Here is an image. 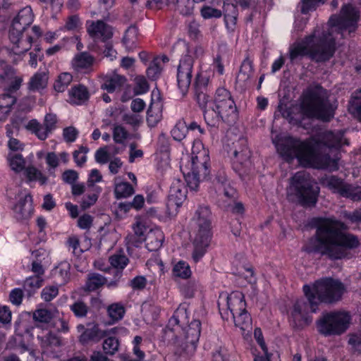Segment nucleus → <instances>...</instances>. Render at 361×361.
<instances>
[{
    "mask_svg": "<svg viewBox=\"0 0 361 361\" xmlns=\"http://www.w3.org/2000/svg\"><path fill=\"white\" fill-rule=\"evenodd\" d=\"M360 11L351 4H343L338 14L332 15L326 26L316 27L314 32L301 42H295L289 49L291 62L309 56L316 62L329 61L336 51L335 34L345 38L358 27Z\"/></svg>",
    "mask_w": 361,
    "mask_h": 361,
    "instance_id": "f257e3e1",
    "label": "nucleus"
},
{
    "mask_svg": "<svg viewBox=\"0 0 361 361\" xmlns=\"http://www.w3.org/2000/svg\"><path fill=\"white\" fill-rule=\"evenodd\" d=\"M311 224L316 231L304 246L307 253L338 259L345 257V248L353 249L360 245L355 235L343 232L347 229V226L335 218L315 217Z\"/></svg>",
    "mask_w": 361,
    "mask_h": 361,
    "instance_id": "f03ea898",
    "label": "nucleus"
},
{
    "mask_svg": "<svg viewBox=\"0 0 361 361\" xmlns=\"http://www.w3.org/2000/svg\"><path fill=\"white\" fill-rule=\"evenodd\" d=\"M345 286L338 280L331 278L315 281L313 286L305 285L303 292L306 298L298 299L293 305L290 323L294 328L302 329L312 322L310 312H316L321 302L333 303L341 300Z\"/></svg>",
    "mask_w": 361,
    "mask_h": 361,
    "instance_id": "7ed1b4c3",
    "label": "nucleus"
},
{
    "mask_svg": "<svg viewBox=\"0 0 361 361\" xmlns=\"http://www.w3.org/2000/svg\"><path fill=\"white\" fill-rule=\"evenodd\" d=\"M277 152L287 161L297 158L300 163L311 165L317 163V167L330 171L338 169V158L329 154L320 157L316 154L314 147L308 142L293 137H286L276 144Z\"/></svg>",
    "mask_w": 361,
    "mask_h": 361,
    "instance_id": "20e7f679",
    "label": "nucleus"
},
{
    "mask_svg": "<svg viewBox=\"0 0 361 361\" xmlns=\"http://www.w3.org/2000/svg\"><path fill=\"white\" fill-rule=\"evenodd\" d=\"M188 322L187 312L185 308L178 307L169 320L165 329L166 335L173 334L174 343L186 348L189 344L195 346L199 341L201 331V322L193 319L188 326H183Z\"/></svg>",
    "mask_w": 361,
    "mask_h": 361,
    "instance_id": "39448f33",
    "label": "nucleus"
},
{
    "mask_svg": "<svg viewBox=\"0 0 361 361\" xmlns=\"http://www.w3.org/2000/svg\"><path fill=\"white\" fill-rule=\"evenodd\" d=\"M300 109L307 118L329 121L334 114V109L328 99L327 92L317 85L310 87L302 94Z\"/></svg>",
    "mask_w": 361,
    "mask_h": 361,
    "instance_id": "423d86ee",
    "label": "nucleus"
},
{
    "mask_svg": "<svg viewBox=\"0 0 361 361\" xmlns=\"http://www.w3.org/2000/svg\"><path fill=\"white\" fill-rule=\"evenodd\" d=\"M197 233L193 241L192 257L197 262L205 254L212 238V212L207 206H200L195 214Z\"/></svg>",
    "mask_w": 361,
    "mask_h": 361,
    "instance_id": "0eeeda50",
    "label": "nucleus"
},
{
    "mask_svg": "<svg viewBox=\"0 0 361 361\" xmlns=\"http://www.w3.org/2000/svg\"><path fill=\"white\" fill-rule=\"evenodd\" d=\"M33 14L30 7L21 9L13 20L9 31V39L13 43L12 51L17 55L27 52L31 47L32 38L27 35L23 38V32L33 21Z\"/></svg>",
    "mask_w": 361,
    "mask_h": 361,
    "instance_id": "6e6552de",
    "label": "nucleus"
},
{
    "mask_svg": "<svg viewBox=\"0 0 361 361\" xmlns=\"http://www.w3.org/2000/svg\"><path fill=\"white\" fill-rule=\"evenodd\" d=\"M289 190L302 206H314L317 202L319 188L313 183L310 174L304 171L297 172L291 178Z\"/></svg>",
    "mask_w": 361,
    "mask_h": 361,
    "instance_id": "1a4fd4ad",
    "label": "nucleus"
},
{
    "mask_svg": "<svg viewBox=\"0 0 361 361\" xmlns=\"http://www.w3.org/2000/svg\"><path fill=\"white\" fill-rule=\"evenodd\" d=\"M350 316L343 312L324 313L317 322L319 332L325 336L340 335L349 326Z\"/></svg>",
    "mask_w": 361,
    "mask_h": 361,
    "instance_id": "9d476101",
    "label": "nucleus"
},
{
    "mask_svg": "<svg viewBox=\"0 0 361 361\" xmlns=\"http://www.w3.org/2000/svg\"><path fill=\"white\" fill-rule=\"evenodd\" d=\"M238 118V111L233 99L223 102H218L212 109L204 111V119L208 125L215 126L221 120L233 123Z\"/></svg>",
    "mask_w": 361,
    "mask_h": 361,
    "instance_id": "9b49d317",
    "label": "nucleus"
},
{
    "mask_svg": "<svg viewBox=\"0 0 361 361\" xmlns=\"http://www.w3.org/2000/svg\"><path fill=\"white\" fill-rule=\"evenodd\" d=\"M324 183L334 193L353 201L361 200V187L345 182L336 176H331L324 179Z\"/></svg>",
    "mask_w": 361,
    "mask_h": 361,
    "instance_id": "f8f14e48",
    "label": "nucleus"
},
{
    "mask_svg": "<svg viewBox=\"0 0 361 361\" xmlns=\"http://www.w3.org/2000/svg\"><path fill=\"white\" fill-rule=\"evenodd\" d=\"M233 145V149H231L233 167L235 171H240L250 164L251 151L245 137L239 138Z\"/></svg>",
    "mask_w": 361,
    "mask_h": 361,
    "instance_id": "ddd939ff",
    "label": "nucleus"
},
{
    "mask_svg": "<svg viewBox=\"0 0 361 361\" xmlns=\"http://www.w3.org/2000/svg\"><path fill=\"white\" fill-rule=\"evenodd\" d=\"M193 59L188 54H185L180 60L177 71L178 88L183 95L188 92L192 78Z\"/></svg>",
    "mask_w": 361,
    "mask_h": 361,
    "instance_id": "4468645a",
    "label": "nucleus"
},
{
    "mask_svg": "<svg viewBox=\"0 0 361 361\" xmlns=\"http://www.w3.org/2000/svg\"><path fill=\"white\" fill-rule=\"evenodd\" d=\"M186 190L183 184L179 181L173 183L170 188L169 195L166 202V209L169 215H173L182 205L186 197Z\"/></svg>",
    "mask_w": 361,
    "mask_h": 361,
    "instance_id": "2eb2a0df",
    "label": "nucleus"
},
{
    "mask_svg": "<svg viewBox=\"0 0 361 361\" xmlns=\"http://www.w3.org/2000/svg\"><path fill=\"white\" fill-rule=\"evenodd\" d=\"M87 30L92 37L101 38L103 41L110 39L113 35L111 27L100 20L91 21Z\"/></svg>",
    "mask_w": 361,
    "mask_h": 361,
    "instance_id": "dca6fc26",
    "label": "nucleus"
},
{
    "mask_svg": "<svg viewBox=\"0 0 361 361\" xmlns=\"http://www.w3.org/2000/svg\"><path fill=\"white\" fill-rule=\"evenodd\" d=\"M15 216L18 220L30 218L33 213L32 198L30 194L20 198L13 208Z\"/></svg>",
    "mask_w": 361,
    "mask_h": 361,
    "instance_id": "f3484780",
    "label": "nucleus"
},
{
    "mask_svg": "<svg viewBox=\"0 0 361 361\" xmlns=\"http://www.w3.org/2000/svg\"><path fill=\"white\" fill-rule=\"evenodd\" d=\"M321 142L329 149H338L343 145H348V141L343 138V132L326 131L321 135Z\"/></svg>",
    "mask_w": 361,
    "mask_h": 361,
    "instance_id": "a211bd4d",
    "label": "nucleus"
},
{
    "mask_svg": "<svg viewBox=\"0 0 361 361\" xmlns=\"http://www.w3.org/2000/svg\"><path fill=\"white\" fill-rule=\"evenodd\" d=\"M90 98V92L87 87L79 84L73 86L68 91V102L71 104H85Z\"/></svg>",
    "mask_w": 361,
    "mask_h": 361,
    "instance_id": "6ab92c4d",
    "label": "nucleus"
},
{
    "mask_svg": "<svg viewBox=\"0 0 361 361\" xmlns=\"http://www.w3.org/2000/svg\"><path fill=\"white\" fill-rule=\"evenodd\" d=\"M227 307L231 315L243 312L246 310V302L242 293H233L227 298Z\"/></svg>",
    "mask_w": 361,
    "mask_h": 361,
    "instance_id": "aec40b11",
    "label": "nucleus"
},
{
    "mask_svg": "<svg viewBox=\"0 0 361 361\" xmlns=\"http://www.w3.org/2000/svg\"><path fill=\"white\" fill-rule=\"evenodd\" d=\"M253 73L254 70L252 61L248 58L245 59L236 77V82L242 87H246L250 83Z\"/></svg>",
    "mask_w": 361,
    "mask_h": 361,
    "instance_id": "412c9836",
    "label": "nucleus"
},
{
    "mask_svg": "<svg viewBox=\"0 0 361 361\" xmlns=\"http://www.w3.org/2000/svg\"><path fill=\"white\" fill-rule=\"evenodd\" d=\"M126 78L116 73L106 75L102 85V89L111 93L121 89L126 83Z\"/></svg>",
    "mask_w": 361,
    "mask_h": 361,
    "instance_id": "4be33fe9",
    "label": "nucleus"
},
{
    "mask_svg": "<svg viewBox=\"0 0 361 361\" xmlns=\"http://www.w3.org/2000/svg\"><path fill=\"white\" fill-rule=\"evenodd\" d=\"M107 336L106 331L102 330L98 325H94L92 328L86 329L80 336L79 341L82 344H87L90 341L98 342Z\"/></svg>",
    "mask_w": 361,
    "mask_h": 361,
    "instance_id": "5701e85b",
    "label": "nucleus"
},
{
    "mask_svg": "<svg viewBox=\"0 0 361 361\" xmlns=\"http://www.w3.org/2000/svg\"><path fill=\"white\" fill-rule=\"evenodd\" d=\"M94 58L89 53L80 52L75 56L72 61V66L76 71H82L90 68Z\"/></svg>",
    "mask_w": 361,
    "mask_h": 361,
    "instance_id": "b1692460",
    "label": "nucleus"
},
{
    "mask_svg": "<svg viewBox=\"0 0 361 361\" xmlns=\"http://www.w3.org/2000/svg\"><path fill=\"white\" fill-rule=\"evenodd\" d=\"M48 74L46 71L37 72L32 75L27 83L30 91L39 92L47 87L48 83Z\"/></svg>",
    "mask_w": 361,
    "mask_h": 361,
    "instance_id": "393cba45",
    "label": "nucleus"
},
{
    "mask_svg": "<svg viewBox=\"0 0 361 361\" xmlns=\"http://www.w3.org/2000/svg\"><path fill=\"white\" fill-rule=\"evenodd\" d=\"M164 240V233L161 230H151L146 236V247L151 252L157 251L161 247Z\"/></svg>",
    "mask_w": 361,
    "mask_h": 361,
    "instance_id": "a878e982",
    "label": "nucleus"
},
{
    "mask_svg": "<svg viewBox=\"0 0 361 361\" xmlns=\"http://www.w3.org/2000/svg\"><path fill=\"white\" fill-rule=\"evenodd\" d=\"M162 118V104L160 102H152L147 111V122L154 127Z\"/></svg>",
    "mask_w": 361,
    "mask_h": 361,
    "instance_id": "bb28decb",
    "label": "nucleus"
},
{
    "mask_svg": "<svg viewBox=\"0 0 361 361\" xmlns=\"http://www.w3.org/2000/svg\"><path fill=\"white\" fill-rule=\"evenodd\" d=\"M107 282L106 279L97 273H90L87 276L85 290L87 291H94Z\"/></svg>",
    "mask_w": 361,
    "mask_h": 361,
    "instance_id": "cd10ccee",
    "label": "nucleus"
},
{
    "mask_svg": "<svg viewBox=\"0 0 361 361\" xmlns=\"http://www.w3.org/2000/svg\"><path fill=\"white\" fill-rule=\"evenodd\" d=\"M24 175L27 178V181H38L42 185L47 184L48 180L47 176L33 166L26 167L24 171Z\"/></svg>",
    "mask_w": 361,
    "mask_h": 361,
    "instance_id": "c85d7f7f",
    "label": "nucleus"
},
{
    "mask_svg": "<svg viewBox=\"0 0 361 361\" xmlns=\"http://www.w3.org/2000/svg\"><path fill=\"white\" fill-rule=\"evenodd\" d=\"M348 111L361 121V89L352 94L349 101Z\"/></svg>",
    "mask_w": 361,
    "mask_h": 361,
    "instance_id": "c756f323",
    "label": "nucleus"
},
{
    "mask_svg": "<svg viewBox=\"0 0 361 361\" xmlns=\"http://www.w3.org/2000/svg\"><path fill=\"white\" fill-rule=\"evenodd\" d=\"M26 128L27 130L35 133L41 140H46L49 134L51 133L43 124L39 123L35 119L30 121Z\"/></svg>",
    "mask_w": 361,
    "mask_h": 361,
    "instance_id": "7c9ffc66",
    "label": "nucleus"
},
{
    "mask_svg": "<svg viewBox=\"0 0 361 361\" xmlns=\"http://www.w3.org/2000/svg\"><path fill=\"white\" fill-rule=\"evenodd\" d=\"M125 312V307L121 302H115L107 307V313L112 323L122 319Z\"/></svg>",
    "mask_w": 361,
    "mask_h": 361,
    "instance_id": "2f4dec72",
    "label": "nucleus"
},
{
    "mask_svg": "<svg viewBox=\"0 0 361 361\" xmlns=\"http://www.w3.org/2000/svg\"><path fill=\"white\" fill-rule=\"evenodd\" d=\"M43 283V277H39L36 276H30L25 280L23 288L29 295H31L37 289L42 286Z\"/></svg>",
    "mask_w": 361,
    "mask_h": 361,
    "instance_id": "473e14b6",
    "label": "nucleus"
},
{
    "mask_svg": "<svg viewBox=\"0 0 361 361\" xmlns=\"http://www.w3.org/2000/svg\"><path fill=\"white\" fill-rule=\"evenodd\" d=\"M134 192V188L128 182H121L115 185L114 195L116 199L128 197Z\"/></svg>",
    "mask_w": 361,
    "mask_h": 361,
    "instance_id": "72a5a7b5",
    "label": "nucleus"
},
{
    "mask_svg": "<svg viewBox=\"0 0 361 361\" xmlns=\"http://www.w3.org/2000/svg\"><path fill=\"white\" fill-rule=\"evenodd\" d=\"M109 262L114 268L122 270L128 264L129 259L123 251L120 250L112 255L109 257Z\"/></svg>",
    "mask_w": 361,
    "mask_h": 361,
    "instance_id": "f704fd0d",
    "label": "nucleus"
},
{
    "mask_svg": "<svg viewBox=\"0 0 361 361\" xmlns=\"http://www.w3.org/2000/svg\"><path fill=\"white\" fill-rule=\"evenodd\" d=\"M235 326L239 327L240 329L245 331L251 326V317L246 310L243 312L235 314L232 316Z\"/></svg>",
    "mask_w": 361,
    "mask_h": 361,
    "instance_id": "c9c22d12",
    "label": "nucleus"
},
{
    "mask_svg": "<svg viewBox=\"0 0 361 361\" xmlns=\"http://www.w3.org/2000/svg\"><path fill=\"white\" fill-rule=\"evenodd\" d=\"M163 67L159 57H155L147 68L146 73L149 79L156 80L159 78Z\"/></svg>",
    "mask_w": 361,
    "mask_h": 361,
    "instance_id": "e433bc0d",
    "label": "nucleus"
},
{
    "mask_svg": "<svg viewBox=\"0 0 361 361\" xmlns=\"http://www.w3.org/2000/svg\"><path fill=\"white\" fill-rule=\"evenodd\" d=\"M59 314L57 309L54 308L52 310H48L47 309H39L34 312L33 318L35 320L42 322L48 323L52 318Z\"/></svg>",
    "mask_w": 361,
    "mask_h": 361,
    "instance_id": "4c0bfd02",
    "label": "nucleus"
},
{
    "mask_svg": "<svg viewBox=\"0 0 361 361\" xmlns=\"http://www.w3.org/2000/svg\"><path fill=\"white\" fill-rule=\"evenodd\" d=\"M9 165L12 170L16 173L25 171V161L23 156L20 154H10L8 157Z\"/></svg>",
    "mask_w": 361,
    "mask_h": 361,
    "instance_id": "58836bf2",
    "label": "nucleus"
},
{
    "mask_svg": "<svg viewBox=\"0 0 361 361\" xmlns=\"http://www.w3.org/2000/svg\"><path fill=\"white\" fill-rule=\"evenodd\" d=\"M119 341L115 336H109L106 338L103 342V350L105 354L113 355L119 349Z\"/></svg>",
    "mask_w": 361,
    "mask_h": 361,
    "instance_id": "ea45409f",
    "label": "nucleus"
},
{
    "mask_svg": "<svg viewBox=\"0 0 361 361\" xmlns=\"http://www.w3.org/2000/svg\"><path fill=\"white\" fill-rule=\"evenodd\" d=\"M73 76L69 73L60 74L54 85V90L58 92H63L71 82Z\"/></svg>",
    "mask_w": 361,
    "mask_h": 361,
    "instance_id": "a19ab883",
    "label": "nucleus"
},
{
    "mask_svg": "<svg viewBox=\"0 0 361 361\" xmlns=\"http://www.w3.org/2000/svg\"><path fill=\"white\" fill-rule=\"evenodd\" d=\"M173 275L182 279H188L191 275L189 264L184 261H179L173 268Z\"/></svg>",
    "mask_w": 361,
    "mask_h": 361,
    "instance_id": "79ce46f5",
    "label": "nucleus"
},
{
    "mask_svg": "<svg viewBox=\"0 0 361 361\" xmlns=\"http://www.w3.org/2000/svg\"><path fill=\"white\" fill-rule=\"evenodd\" d=\"M71 310L76 317H85L88 313L89 307L82 300H77L70 306Z\"/></svg>",
    "mask_w": 361,
    "mask_h": 361,
    "instance_id": "37998d69",
    "label": "nucleus"
},
{
    "mask_svg": "<svg viewBox=\"0 0 361 361\" xmlns=\"http://www.w3.org/2000/svg\"><path fill=\"white\" fill-rule=\"evenodd\" d=\"M138 28L135 25H131L126 30L123 37V42L126 45H133L137 38Z\"/></svg>",
    "mask_w": 361,
    "mask_h": 361,
    "instance_id": "c03bdc74",
    "label": "nucleus"
},
{
    "mask_svg": "<svg viewBox=\"0 0 361 361\" xmlns=\"http://www.w3.org/2000/svg\"><path fill=\"white\" fill-rule=\"evenodd\" d=\"M89 152V149L85 146H80L79 149L74 151L73 157L77 166L81 167L87 161L86 154Z\"/></svg>",
    "mask_w": 361,
    "mask_h": 361,
    "instance_id": "a18cd8bd",
    "label": "nucleus"
},
{
    "mask_svg": "<svg viewBox=\"0 0 361 361\" xmlns=\"http://www.w3.org/2000/svg\"><path fill=\"white\" fill-rule=\"evenodd\" d=\"M200 13L204 19L219 18L222 16L221 11L209 6H202Z\"/></svg>",
    "mask_w": 361,
    "mask_h": 361,
    "instance_id": "49530a36",
    "label": "nucleus"
},
{
    "mask_svg": "<svg viewBox=\"0 0 361 361\" xmlns=\"http://www.w3.org/2000/svg\"><path fill=\"white\" fill-rule=\"evenodd\" d=\"M58 294V287L56 286H50L43 288L41 293V297L44 301L49 302L55 298Z\"/></svg>",
    "mask_w": 361,
    "mask_h": 361,
    "instance_id": "de8ad7c7",
    "label": "nucleus"
},
{
    "mask_svg": "<svg viewBox=\"0 0 361 361\" xmlns=\"http://www.w3.org/2000/svg\"><path fill=\"white\" fill-rule=\"evenodd\" d=\"M135 81L136 84L135 92L136 94H143L148 91L149 85L144 76H137Z\"/></svg>",
    "mask_w": 361,
    "mask_h": 361,
    "instance_id": "09e8293b",
    "label": "nucleus"
},
{
    "mask_svg": "<svg viewBox=\"0 0 361 361\" xmlns=\"http://www.w3.org/2000/svg\"><path fill=\"white\" fill-rule=\"evenodd\" d=\"M208 160L209 157L207 155L205 151L199 152L197 155L192 156L191 158V169H193L196 166L200 167L201 165L207 164Z\"/></svg>",
    "mask_w": 361,
    "mask_h": 361,
    "instance_id": "8fccbe9b",
    "label": "nucleus"
},
{
    "mask_svg": "<svg viewBox=\"0 0 361 361\" xmlns=\"http://www.w3.org/2000/svg\"><path fill=\"white\" fill-rule=\"evenodd\" d=\"M187 185L192 191H197L198 190L199 183L202 180L200 177L194 174L192 171L188 172L185 176Z\"/></svg>",
    "mask_w": 361,
    "mask_h": 361,
    "instance_id": "3c124183",
    "label": "nucleus"
},
{
    "mask_svg": "<svg viewBox=\"0 0 361 361\" xmlns=\"http://www.w3.org/2000/svg\"><path fill=\"white\" fill-rule=\"evenodd\" d=\"M109 147L105 146L104 147L99 148L95 152V161L101 164L107 163L109 160V154L108 152V148Z\"/></svg>",
    "mask_w": 361,
    "mask_h": 361,
    "instance_id": "603ef678",
    "label": "nucleus"
},
{
    "mask_svg": "<svg viewBox=\"0 0 361 361\" xmlns=\"http://www.w3.org/2000/svg\"><path fill=\"white\" fill-rule=\"evenodd\" d=\"M113 138L116 143H123L127 138V131L121 126H116L113 130Z\"/></svg>",
    "mask_w": 361,
    "mask_h": 361,
    "instance_id": "864d4df0",
    "label": "nucleus"
},
{
    "mask_svg": "<svg viewBox=\"0 0 361 361\" xmlns=\"http://www.w3.org/2000/svg\"><path fill=\"white\" fill-rule=\"evenodd\" d=\"M233 99L231 92L224 87H219L216 90L214 97V105L218 104V102H223L227 99Z\"/></svg>",
    "mask_w": 361,
    "mask_h": 361,
    "instance_id": "5fc2aeb1",
    "label": "nucleus"
},
{
    "mask_svg": "<svg viewBox=\"0 0 361 361\" xmlns=\"http://www.w3.org/2000/svg\"><path fill=\"white\" fill-rule=\"evenodd\" d=\"M319 4H321L317 0H302L301 2V13L307 14L310 11H314Z\"/></svg>",
    "mask_w": 361,
    "mask_h": 361,
    "instance_id": "6e6d98bb",
    "label": "nucleus"
},
{
    "mask_svg": "<svg viewBox=\"0 0 361 361\" xmlns=\"http://www.w3.org/2000/svg\"><path fill=\"white\" fill-rule=\"evenodd\" d=\"M186 127L183 123L176 124L171 130V135L174 140L180 141L185 136Z\"/></svg>",
    "mask_w": 361,
    "mask_h": 361,
    "instance_id": "4d7b16f0",
    "label": "nucleus"
},
{
    "mask_svg": "<svg viewBox=\"0 0 361 361\" xmlns=\"http://www.w3.org/2000/svg\"><path fill=\"white\" fill-rule=\"evenodd\" d=\"M348 343L352 346L354 351L361 353V331L351 334Z\"/></svg>",
    "mask_w": 361,
    "mask_h": 361,
    "instance_id": "13d9d810",
    "label": "nucleus"
},
{
    "mask_svg": "<svg viewBox=\"0 0 361 361\" xmlns=\"http://www.w3.org/2000/svg\"><path fill=\"white\" fill-rule=\"evenodd\" d=\"M190 0H177L176 8L183 16L189 15L192 13V6Z\"/></svg>",
    "mask_w": 361,
    "mask_h": 361,
    "instance_id": "bf43d9fd",
    "label": "nucleus"
},
{
    "mask_svg": "<svg viewBox=\"0 0 361 361\" xmlns=\"http://www.w3.org/2000/svg\"><path fill=\"white\" fill-rule=\"evenodd\" d=\"M133 233L138 236L139 239L142 240L143 241L145 240V232L147 231V228L142 221L139 220L137 221L136 223L133 226Z\"/></svg>",
    "mask_w": 361,
    "mask_h": 361,
    "instance_id": "052dcab7",
    "label": "nucleus"
},
{
    "mask_svg": "<svg viewBox=\"0 0 361 361\" xmlns=\"http://www.w3.org/2000/svg\"><path fill=\"white\" fill-rule=\"evenodd\" d=\"M214 182L219 192H221L222 187H226L228 184H230L224 172L218 173Z\"/></svg>",
    "mask_w": 361,
    "mask_h": 361,
    "instance_id": "680f3d73",
    "label": "nucleus"
},
{
    "mask_svg": "<svg viewBox=\"0 0 361 361\" xmlns=\"http://www.w3.org/2000/svg\"><path fill=\"white\" fill-rule=\"evenodd\" d=\"M78 178V173L73 169L66 170L62 173V180L68 184L73 185Z\"/></svg>",
    "mask_w": 361,
    "mask_h": 361,
    "instance_id": "e2e57ef3",
    "label": "nucleus"
},
{
    "mask_svg": "<svg viewBox=\"0 0 361 361\" xmlns=\"http://www.w3.org/2000/svg\"><path fill=\"white\" fill-rule=\"evenodd\" d=\"M78 135L77 129L73 126L65 128L63 130L64 140L68 142H74Z\"/></svg>",
    "mask_w": 361,
    "mask_h": 361,
    "instance_id": "0e129e2a",
    "label": "nucleus"
},
{
    "mask_svg": "<svg viewBox=\"0 0 361 361\" xmlns=\"http://www.w3.org/2000/svg\"><path fill=\"white\" fill-rule=\"evenodd\" d=\"M56 116L53 114H47L44 119L43 125L47 130L51 133L56 128Z\"/></svg>",
    "mask_w": 361,
    "mask_h": 361,
    "instance_id": "69168bd1",
    "label": "nucleus"
},
{
    "mask_svg": "<svg viewBox=\"0 0 361 361\" xmlns=\"http://www.w3.org/2000/svg\"><path fill=\"white\" fill-rule=\"evenodd\" d=\"M147 285V279L143 276H137L130 281V286L133 290H142Z\"/></svg>",
    "mask_w": 361,
    "mask_h": 361,
    "instance_id": "338daca9",
    "label": "nucleus"
},
{
    "mask_svg": "<svg viewBox=\"0 0 361 361\" xmlns=\"http://www.w3.org/2000/svg\"><path fill=\"white\" fill-rule=\"evenodd\" d=\"M16 102V98L9 93H5L0 96V107L11 109Z\"/></svg>",
    "mask_w": 361,
    "mask_h": 361,
    "instance_id": "774afa93",
    "label": "nucleus"
}]
</instances>
